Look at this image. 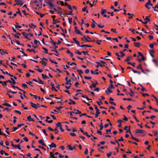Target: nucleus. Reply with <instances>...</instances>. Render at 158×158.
Returning <instances> with one entry per match:
<instances>
[{"instance_id": "f257e3e1", "label": "nucleus", "mask_w": 158, "mask_h": 158, "mask_svg": "<svg viewBox=\"0 0 158 158\" xmlns=\"http://www.w3.org/2000/svg\"><path fill=\"white\" fill-rule=\"evenodd\" d=\"M34 3H36L37 6H39L40 5L42 4V1L41 0H32Z\"/></svg>"}, {"instance_id": "f03ea898", "label": "nucleus", "mask_w": 158, "mask_h": 158, "mask_svg": "<svg viewBox=\"0 0 158 158\" xmlns=\"http://www.w3.org/2000/svg\"><path fill=\"white\" fill-rule=\"evenodd\" d=\"M29 103L31 107L35 108V109H37L38 107H40V106H37L36 104H34L32 102H30Z\"/></svg>"}, {"instance_id": "7ed1b4c3", "label": "nucleus", "mask_w": 158, "mask_h": 158, "mask_svg": "<svg viewBox=\"0 0 158 158\" xmlns=\"http://www.w3.org/2000/svg\"><path fill=\"white\" fill-rule=\"evenodd\" d=\"M135 132L137 133H141L143 134L144 133H146V131L144 130H141L139 129H137L136 130Z\"/></svg>"}, {"instance_id": "20e7f679", "label": "nucleus", "mask_w": 158, "mask_h": 158, "mask_svg": "<svg viewBox=\"0 0 158 158\" xmlns=\"http://www.w3.org/2000/svg\"><path fill=\"white\" fill-rule=\"evenodd\" d=\"M15 2H16L15 4H17V5L22 6L23 4L22 0H15Z\"/></svg>"}, {"instance_id": "39448f33", "label": "nucleus", "mask_w": 158, "mask_h": 158, "mask_svg": "<svg viewBox=\"0 0 158 158\" xmlns=\"http://www.w3.org/2000/svg\"><path fill=\"white\" fill-rule=\"evenodd\" d=\"M22 34L25 38L28 39V40H30V39H29V38L28 37V36L29 35V33L28 32L26 33L25 32H23Z\"/></svg>"}, {"instance_id": "423d86ee", "label": "nucleus", "mask_w": 158, "mask_h": 158, "mask_svg": "<svg viewBox=\"0 0 158 158\" xmlns=\"http://www.w3.org/2000/svg\"><path fill=\"white\" fill-rule=\"evenodd\" d=\"M48 146L50 147L51 149L52 148H55L56 147V144L53 142H52L51 144L48 145Z\"/></svg>"}, {"instance_id": "0eeeda50", "label": "nucleus", "mask_w": 158, "mask_h": 158, "mask_svg": "<svg viewBox=\"0 0 158 158\" xmlns=\"http://www.w3.org/2000/svg\"><path fill=\"white\" fill-rule=\"evenodd\" d=\"M47 2L50 6L49 7V9H52V7H54V6H53V4L52 3H51L49 1H47Z\"/></svg>"}, {"instance_id": "6e6552de", "label": "nucleus", "mask_w": 158, "mask_h": 158, "mask_svg": "<svg viewBox=\"0 0 158 158\" xmlns=\"http://www.w3.org/2000/svg\"><path fill=\"white\" fill-rule=\"evenodd\" d=\"M73 40L75 42V43L80 47L81 45L80 44L79 42L77 40L76 38H73Z\"/></svg>"}, {"instance_id": "1a4fd4ad", "label": "nucleus", "mask_w": 158, "mask_h": 158, "mask_svg": "<svg viewBox=\"0 0 158 158\" xmlns=\"http://www.w3.org/2000/svg\"><path fill=\"white\" fill-rule=\"evenodd\" d=\"M105 92L107 94H109L112 92V91L110 89V88H107V90H105Z\"/></svg>"}, {"instance_id": "9d476101", "label": "nucleus", "mask_w": 158, "mask_h": 158, "mask_svg": "<svg viewBox=\"0 0 158 158\" xmlns=\"http://www.w3.org/2000/svg\"><path fill=\"white\" fill-rule=\"evenodd\" d=\"M21 145L20 144L16 145H15V147H14L15 149H18L19 150H20L21 149V148H20Z\"/></svg>"}, {"instance_id": "9b49d317", "label": "nucleus", "mask_w": 158, "mask_h": 158, "mask_svg": "<svg viewBox=\"0 0 158 158\" xmlns=\"http://www.w3.org/2000/svg\"><path fill=\"white\" fill-rule=\"evenodd\" d=\"M69 101H70V102H68V103L69 105H71V104L74 105L76 104L75 102L73 100H72V99H69Z\"/></svg>"}, {"instance_id": "f8f14e48", "label": "nucleus", "mask_w": 158, "mask_h": 158, "mask_svg": "<svg viewBox=\"0 0 158 158\" xmlns=\"http://www.w3.org/2000/svg\"><path fill=\"white\" fill-rule=\"evenodd\" d=\"M38 142L40 144H42V145L45 146H47V145L43 142V141L42 140H39Z\"/></svg>"}, {"instance_id": "ddd939ff", "label": "nucleus", "mask_w": 158, "mask_h": 158, "mask_svg": "<svg viewBox=\"0 0 158 158\" xmlns=\"http://www.w3.org/2000/svg\"><path fill=\"white\" fill-rule=\"evenodd\" d=\"M92 81V82L93 83V88H95L96 87V85L98 84V81H95V83H94V82L93 81Z\"/></svg>"}, {"instance_id": "4468645a", "label": "nucleus", "mask_w": 158, "mask_h": 158, "mask_svg": "<svg viewBox=\"0 0 158 158\" xmlns=\"http://www.w3.org/2000/svg\"><path fill=\"white\" fill-rule=\"evenodd\" d=\"M80 47L81 48H83L84 47H88L92 48V47L91 45H89L87 44H82L81 45V46H80Z\"/></svg>"}, {"instance_id": "2eb2a0df", "label": "nucleus", "mask_w": 158, "mask_h": 158, "mask_svg": "<svg viewBox=\"0 0 158 158\" xmlns=\"http://www.w3.org/2000/svg\"><path fill=\"white\" fill-rule=\"evenodd\" d=\"M101 14L102 15H103L105 13H106V10L105 9H104L102 8L101 9Z\"/></svg>"}, {"instance_id": "dca6fc26", "label": "nucleus", "mask_w": 158, "mask_h": 158, "mask_svg": "<svg viewBox=\"0 0 158 158\" xmlns=\"http://www.w3.org/2000/svg\"><path fill=\"white\" fill-rule=\"evenodd\" d=\"M140 44L139 42H136L134 43V46L137 47L139 48Z\"/></svg>"}, {"instance_id": "f3484780", "label": "nucleus", "mask_w": 158, "mask_h": 158, "mask_svg": "<svg viewBox=\"0 0 158 158\" xmlns=\"http://www.w3.org/2000/svg\"><path fill=\"white\" fill-rule=\"evenodd\" d=\"M27 119L29 121H32L33 122H35L33 119L31 118V117L30 115H29L27 117Z\"/></svg>"}, {"instance_id": "a211bd4d", "label": "nucleus", "mask_w": 158, "mask_h": 158, "mask_svg": "<svg viewBox=\"0 0 158 158\" xmlns=\"http://www.w3.org/2000/svg\"><path fill=\"white\" fill-rule=\"evenodd\" d=\"M29 26L30 28H35L36 27V25H34L33 23H31V24H29Z\"/></svg>"}, {"instance_id": "6ab92c4d", "label": "nucleus", "mask_w": 158, "mask_h": 158, "mask_svg": "<svg viewBox=\"0 0 158 158\" xmlns=\"http://www.w3.org/2000/svg\"><path fill=\"white\" fill-rule=\"evenodd\" d=\"M77 72L79 74L81 75V74L83 73V71L81 69H77Z\"/></svg>"}, {"instance_id": "aec40b11", "label": "nucleus", "mask_w": 158, "mask_h": 158, "mask_svg": "<svg viewBox=\"0 0 158 158\" xmlns=\"http://www.w3.org/2000/svg\"><path fill=\"white\" fill-rule=\"evenodd\" d=\"M102 120H101V124L100 125H99V126L100 127V130H102V129H103V123H102Z\"/></svg>"}, {"instance_id": "412c9836", "label": "nucleus", "mask_w": 158, "mask_h": 158, "mask_svg": "<svg viewBox=\"0 0 158 158\" xmlns=\"http://www.w3.org/2000/svg\"><path fill=\"white\" fill-rule=\"evenodd\" d=\"M144 31L143 32L145 33H150V34H152L153 32V31H150L149 30H143Z\"/></svg>"}, {"instance_id": "4be33fe9", "label": "nucleus", "mask_w": 158, "mask_h": 158, "mask_svg": "<svg viewBox=\"0 0 158 158\" xmlns=\"http://www.w3.org/2000/svg\"><path fill=\"white\" fill-rule=\"evenodd\" d=\"M75 33L77 34H80L82 35V34L79 30H75Z\"/></svg>"}, {"instance_id": "5701e85b", "label": "nucleus", "mask_w": 158, "mask_h": 158, "mask_svg": "<svg viewBox=\"0 0 158 158\" xmlns=\"http://www.w3.org/2000/svg\"><path fill=\"white\" fill-rule=\"evenodd\" d=\"M42 76V78L44 79H46V78H48V77L46 75H45L44 74H42L41 75Z\"/></svg>"}, {"instance_id": "b1692460", "label": "nucleus", "mask_w": 158, "mask_h": 158, "mask_svg": "<svg viewBox=\"0 0 158 158\" xmlns=\"http://www.w3.org/2000/svg\"><path fill=\"white\" fill-rule=\"evenodd\" d=\"M40 63H41V64L44 66H46L47 65V63L44 61H41L40 62Z\"/></svg>"}, {"instance_id": "393cba45", "label": "nucleus", "mask_w": 158, "mask_h": 158, "mask_svg": "<svg viewBox=\"0 0 158 158\" xmlns=\"http://www.w3.org/2000/svg\"><path fill=\"white\" fill-rule=\"evenodd\" d=\"M127 15L129 16L128 18L130 19L132 18L133 16V15L132 14H131L130 13H128L127 14Z\"/></svg>"}, {"instance_id": "a878e982", "label": "nucleus", "mask_w": 158, "mask_h": 158, "mask_svg": "<svg viewBox=\"0 0 158 158\" xmlns=\"http://www.w3.org/2000/svg\"><path fill=\"white\" fill-rule=\"evenodd\" d=\"M59 22V21L58 20H55L54 19H53L52 23L54 25H55L56 23Z\"/></svg>"}, {"instance_id": "bb28decb", "label": "nucleus", "mask_w": 158, "mask_h": 158, "mask_svg": "<svg viewBox=\"0 0 158 158\" xmlns=\"http://www.w3.org/2000/svg\"><path fill=\"white\" fill-rule=\"evenodd\" d=\"M42 48L45 51V52H44V53L46 54L48 53V50L46 48H44V47H43Z\"/></svg>"}, {"instance_id": "cd10ccee", "label": "nucleus", "mask_w": 158, "mask_h": 158, "mask_svg": "<svg viewBox=\"0 0 158 158\" xmlns=\"http://www.w3.org/2000/svg\"><path fill=\"white\" fill-rule=\"evenodd\" d=\"M11 82H12V81L10 80H8L7 81H5V85H6V83H11Z\"/></svg>"}, {"instance_id": "c85d7f7f", "label": "nucleus", "mask_w": 158, "mask_h": 158, "mask_svg": "<svg viewBox=\"0 0 158 158\" xmlns=\"http://www.w3.org/2000/svg\"><path fill=\"white\" fill-rule=\"evenodd\" d=\"M3 105H5L8 107H11V106L10 104L7 103H5L4 104H3Z\"/></svg>"}, {"instance_id": "c756f323", "label": "nucleus", "mask_w": 158, "mask_h": 158, "mask_svg": "<svg viewBox=\"0 0 158 158\" xmlns=\"http://www.w3.org/2000/svg\"><path fill=\"white\" fill-rule=\"evenodd\" d=\"M83 39H85V40H86V41H87V42H88V41H90V40H88L86 39V37H85V35H84V37H83V38H82L81 39V40H83Z\"/></svg>"}, {"instance_id": "7c9ffc66", "label": "nucleus", "mask_w": 158, "mask_h": 158, "mask_svg": "<svg viewBox=\"0 0 158 158\" xmlns=\"http://www.w3.org/2000/svg\"><path fill=\"white\" fill-rule=\"evenodd\" d=\"M96 63L98 64L100 66L102 67H103V66H105V65L103 64H101L100 63L98 62H96Z\"/></svg>"}, {"instance_id": "2f4dec72", "label": "nucleus", "mask_w": 158, "mask_h": 158, "mask_svg": "<svg viewBox=\"0 0 158 158\" xmlns=\"http://www.w3.org/2000/svg\"><path fill=\"white\" fill-rule=\"evenodd\" d=\"M22 86L23 87L24 89H25L27 88H28L27 85L24 83L22 84Z\"/></svg>"}, {"instance_id": "473e14b6", "label": "nucleus", "mask_w": 158, "mask_h": 158, "mask_svg": "<svg viewBox=\"0 0 158 158\" xmlns=\"http://www.w3.org/2000/svg\"><path fill=\"white\" fill-rule=\"evenodd\" d=\"M100 112L99 111H96V114H95V118H97L98 115L100 114Z\"/></svg>"}, {"instance_id": "72a5a7b5", "label": "nucleus", "mask_w": 158, "mask_h": 158, "mask_svg": "<svg viewBox=\"0 0 158 158\" xmlns=\"http://www.w3.org/2000/svg\"><path fill=\"white\" fill-rule=\"evenodd\" d=\"M54 81H55V82L56 85H57V86H56V88H58L59 89H60V87H59V85L57 83L55 79L54 80Z\"/></svg>"}, {"instance_id": "f704fd0d", "label": "nucleus", "mask_w": 158, "mask_h": 158, "mask_svg": "<svg viewBox=\"0 0 158 158\" xmlns=\"http://www.w3.org/2000/svg\"><path fill=\"white\" fill-rule=\"evenodd\" d=\"M18 12H17V14H19L21 16H22V15L21 14V13L19 10V8H18Z\"/></svg>"}, {"instance_id": "c9c22d12", "label": "nucleus", "mask_w": 158, "mask_h": 158, "mask_svg": "<svg viewBox=\"0 0 158 158\" xmlns=\"http://www.w3.org/2000/svg\"><path fill=\"white\" fill-rule=\"evenodd\" d=\"M88 51H86L85 52L84 51H82V53H83L84 54V55H89V54L88 53Z\"/></svg>"}, {"instance_id": "e433bc0d", "label": "nucleus", "mask_w": 158, "mask_h": 158, "mask_svg": "<svg viewBox=\"0 0 158 158\" xmlns=\"http://www.w3.org/2000/svg\"><path fill=\"white\" fill-rule=\"evenodd\" d=\"M67 63L68 64H69L70 65H72L73 64H74L75 65H77V64L76 63H75V62H73V63H71L70 62H68Z\"/></svg>"}, {"instance_id": "4c0bfd02", "label": "nucleus", "mask_w": 158, "mask_h": 158, "mask_svg": "<svg viewBox=\"0 0 158 158\" xmlns=\"http://www.w3.org/2000/svg\"><path fill=\"white\" fill-rule=\"evenodd\" d=\"M75 53L79 55L81 54L82 52H80L78 50H76L75 52Z\"/></svg>"}, {"instance_id": "58836bf2", "label": "nucleus", "mask_w": 158, "mask_h": 158, "mask_svg": "<svg viewBox=\"0 0 158 158\" xmlns=\"http://www.w3.org/2000/svg\"><path fill=\"white\" fill-rule=\"evenodd\" d=\"M142 65L141 64H139L138 66H137V68L138 69H142Z\"/></svg>"}, {"instance_id": "ea45409f", "label": "nucleus", "mask_w": 158, "mask_h": 158, "mask_svg": "<svg viewBox=\"0 0 158 158\" xmlns=\"http://www.w3.org/2000/svg\"><path fill=\"white\" fill-rule=\"evenodd\" d=\"M97 103L98 104V105L100 106L101 104H102L103 103L100 100V102L97 101Z\"/></svg>"}, {"instance_id": "a19ab883", "label": "nucleus", "mask_w": 158, "mask_h": 158, "mask_svg": "<svg viewBox=\"0 0 158 158\" xmlns=\"http://www.w3.org/2000/svg\"><path fill=\"white\" fill-rule=\"evenodd\" d=\"M13 130L12 132L15 131L16 130L18 129V127H13Z\"/></svg>"}, {"instance_id": "79ce46f5", "label": "nucleus", "mask_w": 158, "mask_h": 158, "mask_svg": "<svg viewBox=\"0 0 158 158\" xmlns=\"http://www.w3.org/2000/svg\"><path fill=\"white\" fill-rule=\"evenodd\" d=\"M130 92H131V94H130V95L131 96V97H132L134 95V92L132 91V90H131V89H130Z\"/></svg>"}, {"instance_id": "37998d69", "label": "nucleus", "mask_w": 158, "mask_h": 158, "mask_svg": "<svg viewBox=\"0 0 158 158\" xmlns=\"http://www.w3.org/2000/svg\"><path fill=\"white\" fill-rule=\"evenodd\" d=\"M84 78L85 79H89V80H90L92 78V77H87V76H85L84 77Z\"/></svg>"}, {"instance_id": "c03bdc74", "label": "nucleus", "mask_w": 158, "mask_h": 158, "mask_svg": "<svg viewBox=\"0 0 158 158\" xmlns=\"http://www.w3.org/2000/svg\"><path fill=\"white\" fill-rule=\"evenodd\" d=\"M15 27L16 29H18V28H21V27L18 24L17 25H15Z\"/></svg>"}, {"instance_id": "a18cd8bd", "label": "nucleus", "mask_w": 158, "mask_h": 158, "mask_svg": "<svg viewBox=\"0 0 158 158\" xmlns=\"http://www.w3.org/2000/svg\"><path fill=\"white\" fill-rule=\"evenodd\" d=\"M98 27L100 28H102L104 27V25H102L101 24H97Z\"/></svg>"}, {"instance_id": "49530a36", "label": "nucleus", "mask_w": 158, "mask_h": 158, "mask_svg": "<svg viewBox=\"0 0 158 158\" xmlns=\"http://www.w3.org/2000/svg\"><path fill=\"white\" fill-rule=\"evenodd\" d=\"M112 154V152H110L109 153H107L106 155L108 157H109Z\"/></svg>"}, {"instance_id": "de8ad7c7", "label": "nucleus", "mask_w": 158, "mask_h": 158, "mask_svg": "<svg viewBox=\"0 0 158 158\" xmlns=\"http://www.w3.org/2000/svg\"><path fill=\"white\" fill-rule=\"evenodd\" d=\"M55 108L58 110H60L61 109L63 108V107L62 106H60L59 107H56Z\"/></svg>"}, {"instance_id": "09e8293b", "label": "nucleus", "mask_w": 158, "mask_h": 158, "mask_svg": "<svg viewBox=\"0 0 158 158\" xmlns=\"http://www.w3.org/2000/svg\"><path fill=\"white\" fill-rule=\"evenodd\" d=\"M132 139L135 140V141L139 142V139H136V138H135L134 137H132Z\"/></svg>"}, {"instance_id": "8fccbe9b", "label": "nucleus", "mask_w": 158, "mask_h": 158, "mask_svg": "<svg viewBox=\"0 0 158 158\" xmlns=\"http://www.w3.org/2000/svg\"><path fill=\"white\" fill-rule=\"evenodd\" d=\"M0 145L1 146H3V147H5V146H3V141L1 140L0 141Z\"/></svg>"}, {"instance_id": "3c124183", "label": "nucleus", "mask_w": 158, "mask_h": 158, "mask_svg": "<svg viewBox=\"0 0 158 158\" xmlns=\"http://www.w3.org/2000/svg\"><path fill=\"white\" fill-rule=\"evenodd\" d=\"M51 27H52V28L53 29V28L55 27H59V25H58L57 24H55V25H54L51 26Z\"/></svg>"}, {"instance_id": "603ef678", "label": "nucleus", "mask_w": 158, "mask_h": 158, "mask_svg": "<svg viewBox=\"0 0 158 158\" xmlns=\"http://www.w3.org/2000/svg\"><path fill=\"white\" fill-rule=\"evenodd\" d=\"M68 20H69V23L70 24H71L72 22V18H70L69 17Z\"/></svg>"}, {"instance_id": "864d4df0", "label": "nucleus", "mask_w": 158, "mask_h": 158, "mask_svg": "<svg viewBox=\"0 0 158 158\" xmlns=\"http://www.w3.org/2000/svg\"><path fill=\"white\" fill-rule=\"evenodd\" d=\"M131 60L130 58V57L128 56L127 57V58L124 60V62L125 61H129Z\"/></svg>"}, {"instance_id": "5fc2aeb1", "label": "nucleus", "mask_w": 158, "mask_h": 158, "mask_svg": "<svg viewBox=\"0 0 158 158\" xmlns=\"http://www.w3.org/2000/svg\"><path fill=\"white\" fill-rule=\"evenodd\" d=\"M14 111L15 112H16V113H18L19 114H21V112L20 111L15 110Z\"/></svg>"}, {"instance_id": "6e6d98bb", "label": "nucleus", "mask_w": 158, "mask_h": 158, "mask_svg": "<svg viewBox=\"0 0 158 158\" xmlns=\"http://www.w3.org/2000/svg\"><path fill=\"white\" fill-rule=\"evenodd\" d=\"M77 112H75V113L76 114H81V112L80 111H79V110H77Z\"/></svg>"}, {"instance_id": "4d7b16f0", "label": "nucleus", "mask_w": 158, "mask_h": 158, "mask_svg": "<svg viewBox=\"0 0 158 158\" xmlns=\"http://www.w3.org/2000/svg\"><path fill=\"white\" fill-rule=\"evenodd\" d=\"M97 133L99 134L100 135H102V132L101 131H99L98 130L97 131Z\"/></svg>"}, {"instance_id": "13d9d810", "label": "nucleus", "mask_w": 158, "mask_h": 158, "mask_svg": "<svg viewBox=\"0 0 158 158\" xmlns=\"http://www.w3.org/2000/svg\"><path fill=\"white\" fill-rule=\"evenodd\" d=\"M88 153V150L87 148H86L85 150V151L84 153L85 155H87Z\"/></svg>"}, {"instance_id": "bf43d9fd", "label": "nucleus", "mask_w": 158, "mask_h": 158, "mask_svg": "<svg viewBox=\"0 0 158 158\" xmlns=\"http://www.w3.org/2000/svg\"><path fill=\"white\" fill-rule=\"evenodd\" d=\"M24 125V123L20 124H18L17 125V127L19 128L20 127H21L22 126H23Z\"/></svg>"}, {"instance_id": "052dcab7", "label": "nucleus", "mask_w": 158, "mask_h": 158, "mask_svg": "<svg viewBox=\"0 0 158 158\" xmlns=\"http://www.w3.org/2000/svg\"><path fill=\"white\" fill-rule=\"evenodd\" d=\"M56 127H60L61 126V123H60V122H58L57 124H56Z\"/></svg>"}, {"instance_id": "680f3d73", "label": "nucleus", "mask_w": 158, "mask_h": 158, "mask_svg": "<svg viewBox=\"0 0 158 158\" xmlns=\"http://www.w3.org/2000/svg\"><path fill=\"white\" fill-rule=\"evenodd\" d=\"M118 141H124V139L123 137H122L120 139H118Z\"/></svg>"}, {"instance_id": "e2e57ef3", "label": "nucleus", "mask_w": 158, "mask_h": 158, "mask_svg": "<svg viewBox=\"0 0 158 158\" xmlns=\"http://www.w3.org/2000/svg\"><path fill=\"white\" fill-rule=\"evenodd\" d=\"M152 8L153 9L154 11H158L156 9V8H157V6H152Z\"/></svg>"}, {"instance_id": "0e129e2a", "label": "nucleus", "mask_w": 158, "mask_h": 158, "mask_svg": "<svg viewBox=\"0 0 158 158\" xmlns=\"http://www.w3.org/2000/svg\"><path fill=\"white\" fill-rule=\"evenodd\" d=\"M100 63H102L103 64H106V65H107L106 64V62H105L103 61L102 60H100Z\"/></svg>"}, {"instance_id": "69168bd1", "label": "nucleus", "mask_w": 158, "mask_h": 158, "mask_svg": "<svg viewBox=\"0 0 158 158\" xmlns=\"http://www.w3.org/2000/svg\"><path fill=\"white\" fill-rule=\"evenodd\" d=\"M21 65L23 66V67L24 68H27V66L25 64H21Z\"/></svg>"}, {"instance_id": "338daca9", "label": "nucleus", "mask_w": 158, "mask_h": 158, "mask_svg": "<svg viewBox=\"0 0 158 158\" xmlns=\"http://www.w3.org/2000/svg\"><path fill=\"white\" fill-rule=\"evenodd\" d=\"M109 88H110L111 89H114L115 88V87L113 86V85L112 84H110V85L109 86Z\"/></svg>"}, {"instance_id": "774afa93", "label": "nucleus", "mask_w": 158, "mask_h": 158, "mask_svg": "<svg viewBox=\"0 0 158 158\" xmlns=\"http://www.w3.org/2000/svg\"><path fill=\"white\" fill-rule=\"evenodd\" d=\"M149 46L150 47L152 48H154V44H151L149 45Z\"/></svg>"}]
</instances>
